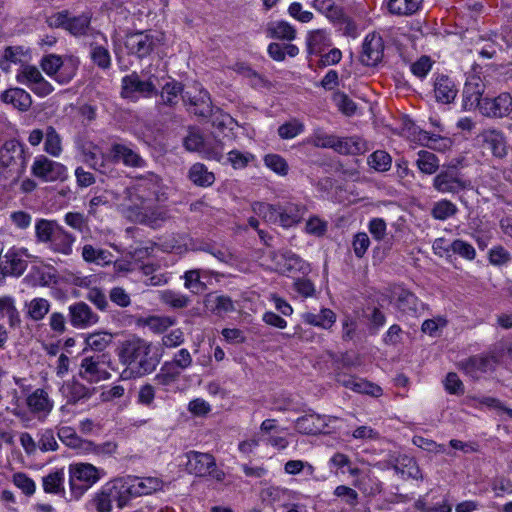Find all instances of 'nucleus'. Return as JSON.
<instances>
[{
    "instance_id": "obj_1",
    "label": "nucleus",
    "mask_w": 512,
    "mask_h": 512,
    "mask_svg": "<svg viewBox=\"0 0 512 512\" xmlns=\"http://www.w3.org/2000/svg\"><path fill=\"white\" fill-rule=\"evenodd\" d=\"M161 179L154 173H148L137 177L134 185L126 188L125 200L127 207L137 210L142 221L147 222L151 227H156L157 221H164L166 213L164 211H152L153 205L160 200Z\"/></svg>"
},
{
    "instance_id": "obj_2",
    "label": "nucleus",
    "mask_w": 512,
    "mask_h": 512,
    "mask_svg": "<svg viewBox=\"0 0 512 512\" xmlns=\"http://www.w3.org/2000/svg\"><path fill=\"white\" fill-rule=\"evenodd\" d=\"M118 357L120 363L126 367L123 374L128 378L152 373L161 359L151 342L137 336H132L120 344Z\"/></svg>"
},
{
    "instance_id": "obj_3",
    "label": "nucleus",
    "mask_w": 512,
    "mask_h": 512,
    "mask_svg": "<svg viewBox=\"0 0 512 512\" xmlns=\"http://www.w3.org/2000/svg\"><path fill=\"white\" fill-rule=\"evenodd\" d=\"M79 61L73 57L63 60L61 56L49 54L41 59L42 70L60 83L67 84L75 76Z\"/></svg>"
},
{
    "instance_id": "obj_4",
    "label": "nucleus",
    "mask_w": 512,
    "mask_h": 512,
    "mask_svg": "<svg viewBox=\"0 0 512 512\" xmlns=\"http://www.w3.org/2000/svg\"><path fill=\"white\" fill-rule=\"evenodd\" d=\"M69 472L71 495L76 500L100 479L99 470L89 463L70 465Z\"/></svg>"
},
{
    "instance_id": "obj_5",
    "label": "nucleus",
    "mask_w": 512,
    "mask_h": 512,
    "mask_svg": "<svg viewBox=\"0 0 512 512\" xmlns=\"http://www.w3.org/2000/svg\"><path fill=\"white\" fill-rule=\"evenodd\" d=\"M186 469L189 473L198 477L211 476L217 481H223L225 473L217 468L215 458L212 454L198 451L186 453Z\"/></svg>"
},
{
    "instance_id": "obj_6",
    "label": "nucleus",
    "mask_w": 512,
    "mask_h": 512,
    "mask_svg": "<svg viewBox=\"0 0 512 512\" xmlns=\"http://www.w3.org/2000/svg\"><path fill=\"white\" fill-rule=\"evenodd\" d=\"M27 159L22 143L15 139L6 141L0 149V166L20 178L25 172Z\"/></svg>"
},
{
    "instance_id": "obj_7",
    "label": "nucleus",
    "mask_w": 512,
    "mask_h": 512,
    "mask_svg": "<svg viewBox=\"0 0 512 512\" xmlns=\"http://www.w3.org/2000/svg\"><path fill=\"white\" fill-rule=\"evenodd\" d=\"M157 94L158 90L151 77L142 80L137 72H132L121 80L120 95L123 99L137 101L140 97L150 98Z\"/></svg>"
},
{
    "instance_id": "obj_8",
    "label": "nucleus",
    "mask_w": 512,
    "mask_h": 512,
    "mask_svg": "<svg viewBox=\"0 0 512 512\" xmlns=\"http://www.w3.org/2000/svg\"><path fill=\"white\" fill-rule=\"evenodd\" d=\"M31 173L34 177L43 182L64 181L67 179V168L56 161H53L45 155H39L35 158Z\"/></svg>"
},
{
    "instance_id": "obj_9",
    "label": "nucleus",
    "mask_w": 512,
    "mask_h": 512,
    "mask_svg": "<svg viewBox=\"0 0 512 512\" xmlns=\"http://www.w3.org/2000/svg\"><path fill=\"white\" fill-rule=\"evenodd\" d=\"M470 186L455 166L441 170L433 179V187L440 193L456 194Z\"/></svg>"
},
{
    "instance_id": "obj_10",
    "label": "nucleus",
    "mask_w": 512,
    "mask_h": 512,
    "mask_svg": "<svg viewBox=\"0 0 512 512\" xmlns=\"http://www.w3.org/2000/svg\"><path fill=\"white\" fill-rule=\"evenodd\" d=\"M499 364L495 352L471 356L460 362V368L474 380H478L483 374L494 371Z\"/></svg>"
},
{
    "instance_id": "obj_11",
    "label": "nucleus",
    "mask_w": 512,
    "mask_h": 512,
    "mask_svg": "<svg viewBox=\"0 0 512 512\" xmlns=\"http://www.w3.org/2000/svg\"><path fill=\"white\" fill-rule=\"evenodd\" d=\"M104 358V354L84 357L81 360L79 376L90 384L109 379L111 374L104 367Z\"/></svg>"
},
{
    "instance_id": "obj_12",
    "label": "nucleus",
    "mask_w": 512,
    "mask_h": 512,
    "mask_svg": "<svg viewBox=\"0 0 512 512\" xmlns=\"http://www.w3.org/2000/svg\"><path fill=\"white\" fill-rule=\"evenodd\" d=\"M124 45L128 54L142 59L154 50L156 41L153 35L144 31H137L126 35Z\"/></svg>"
},
{
    "instance_id": "obj_13",
    "label": "nucleus",
    "mask_w": 512,
    "mask_h": 512,
    "mask_svg": "<svg viewBox=\"0 0 512 512\" xmlns=\"http://www.w3.org/2000/svg\"><path fill=\"white\" fill-rule=\"evenodd\" d=\"M512 111V96L501 93L495 98L485 97L480 106V112L487 117L502 118Z\"/></svg>"
},
{
    "instance_id": "obj_14",
    "label": "nucleus",
    "mask_w": 512,
    "mask_h": 512,
    "mask_svg": "<svg viewBox=\"0 0 512 512\" xmlns=\"http://www.w3.org/2000/svg\"><path fill=\"white\" fill-rule=\"evenodd\" d=\"M384 42L381 36L369 34L362 45L360 61L366 66H376L383 58Z\"/></svg>"
},
{
    "instance_id": "obj_15",
    "label": "nucleus",
    "mask_w": 512,
    "mask_h": 512,
    "mask_svg": "<svg viewBox=\"0 0 512 512\" xmlns=\"http://www.w3.org/2000/svg\"><path fill=\"white\" fill-rule=\"evenodd\" d=\"M68 311L69 321L75 328H87L99 321L98 315L83 301L71 304Z\"/></svg>"
},
{
    "instance_id": "obj_16",
    "label": "nucleus",
    "mask_w": 512,
    "mask_h": 512,
    "mask_svg": "<svg viewBox=\"0 0 512 512\" xmlns=\"http://www.w3.org/2000/svg\"><path fill=\"white\" fill-rule=\"evenodd\" d=\"M182 101L185 105L193 107L192 112L199 117L208 118L212 115V101L210 94L207 90L201 88L196 95L191 92L185 91L182 94Z\"/></svg>"
},
{
    "instance_id": "obj_17",
    "label": "nucleus",
    "mask_w": 512,
    "mask_h": 512,
    "mask_svg": "<svg viewBox=\"0 0 512 512\" xmlns=\"http://www.w3.org/2000/svg\"><path fill=\"white\" fill-rule=\"evenodd\" d=\"M27 268V260L23 259L20 252L10 248L0 261V275L4 278L7 275L21 276Z\"/></svg>"
},
{
    "instance_id": "obj_18",
    "label": "nucleus",
    "mask_w": 512,
    "mask_h": 512,
    "mask_svg": "<svg viewBox=\"0 0 512 512\" xmlns=\"http://www.w3.org/2000/svg\"><path fill=\"white\" fill-rule=\"evenodd\" d=\"M110 159L112 162H122L125 166L141 168L144 167L145 160L134 150L120 143H114L110 148Z\"/></svg>"
},
{
    "instance_id": "obj_19",
    "label": "nucleus",
    "mask_w": 512,
    "mask_h": 512,
    "mask_svg": "<svg viewBox=\"0 0 512 512\" xmlns=\"http://www.w3.org/2000/svg\"><path fill=\"white\" fill-rule=\"evenodd\" d=\"M480 137L494 157L503 159L507 156L508 147L503 132L496 129H487L480 134Z\"/></svg>"
},
{
    "instance_id": "obj_20",
    "label": "nucleus",
    "mask_w": 512,
    "mask_h": 512,
    "mask_svg": "<svg viewBox=\"0 0 512 512\" xmlns=\"http://www.w3.org/2000/svg\"><path fill=\"white\" fill-rule=\"evenodd\" d=\"M306 206L293 202L279 204V224L284 228L297 225L303 219Z\"/></svg>"
},
{
    "instance_id": "obj_21",
    "label": "nucleus",
    "mask_w": 512,
    "mask_h": 512,
    "mask_svg": "<svg viewBox=\"0 0 512 512\" xmlns=\"http://www.w3.org/2000/svg\"><path fill=\"white\" fill-rule=\"evenodd\" d=\"M458 93L454 81L447 75H439L434 82V94L436 101L442 104L452 103Z\"/></svg>"
},
{
    "instance_id": "obj_22",
    "label": "nucleus",
    "mask_w": 512,
    "mask_h": 512,
    "mask_svg": "<svg viewBox=\"0 0 512 512\" xmlns=\"http://www.w3.org/2000/svg\"><path fill=\"white\" fill-rule=\"evenodd\" d=\"M184 93V85L175 79H171L162 86L160 91H158V94L156 95L158 97L156 103L177 107L179 103V96L182 98V94Z\"/></svg>"
},
{
    "instance_id": "obj_23",
    "label": "nucleus",
    "mask_w": 512,
    "mask_h": 512,
    "mask_svg": "<svg viewBox=\"0 0 512 512\" xmlns=\"http://www.w3.org/2000/svg\"><path fill=\"white\" fill-rule=\"evenodd\" d=\"M163 481L157 477L138 478L135 477L133 483L126 487V492L132 496L148 495L162 490Z\"/></svg>"
},
{
    "instance_id": "obj_24",
    "label": "nucleus",
    "mask_w": 512,
    "mask_h": 512,
    "mask_svg": "<svg viewBox=\"0 0 512 512\" xmlns=\"http://www.w3.org/2000/svg\"><path fill=\"white\" fill-rule=\"evenodd\" d=\"M62 389L69 404H76L79 401L87 400L96 392L94 387H87L76 379L66 382Z\"/></svg>"
},
{
    "instance_id": "obj_25",
    "label": "nucleus",
    "mask_w": 512,
    "mask_h": 512,
    "mask_svg": "<svg viewBox=\"0 0 512 512\" xmlns=\"http://www.w3.org/2000/svg\"><path fill=\"white\" fill-rule=\"evenodd\" d=\"M0 100L5 104H11L20 111H27L32 105V98L22 88H10L0 93Z\"/></svg>"
},
{
    "instance_id": "obj_26",
    "label": "nucleus",
    "mask_w": 512,
    "mask_h": 512,
    "mask_svg": "<svg viewBox=\"0 0 512 512\" xmlns=\"http://www.w3.org/2000/svg\"><path fill=\"white\" fill-rule=\"evenodd\" d=\"M336 381L349 389H352L353 391L359 392V393H365L370 394L372 396H380L382 394L381 387L374 385L368 381L359 380L357 381L356 378L339 373L336 376Z\"/></svg>"
},
{
    "instance_id": "obj_27",
    "label": "nucleus",
    "mask_w": 512,
    "mask_h": 512,
    "mask_svg": "<svg viewBox=\"0 0 512 512\" xmlns=\"http://www.w3.org/2000/svg\"><path fill=\"white\" fill-rule=\"evenodd\" d=\"M74 241L75 237L60 226L56 229V232L49 243V247L52 251L67 256L72 253V245Z\"/></svg>"
},
{
    "instance_id": "obj_28",
    "label": "nucleus",
    "mask_w": 512,
    "mask_h": 512,
    "mask_svg": "<svg viewBox=\"0 0 512 512\" xmlns=\"http://www.w3.org/2000/svg\"><path fill=\"white\" fill-rule=\"evenodd\" d=\"M204 303L206 308L218 316L235 310L232 299L225 295L209 293L206 295Z\"/></svg>"
},
{
    "instance_id": "obj_29",
    "label": "nucleus",
    "mask_w": 512,
    "mask_h": 512,
    "mask_svg": "<svg viewBox=\"0 0 512 512\" xmlns=\"http://www.w3.org/2000/svg\"><path fill=\"white\" fill-rule=\"evenodd\" d=\"M483 85L480 83H466L463 90V109L472 110L482 106Z\"/></svg>"
},
{
    "instance_id": "obj_30",
    "label": "nucleus",
    "mask_w": 512,
    "mask_h": 512,
    "mask_svg": "<svg viewBox=\"0 0 512 512\" xmlns=\"http://www.w3.org/2000/svg\"><path fill=\"white\" fill-rule=\"evenodd\" d=\"M397 309L404 315L416 317L419 313L418 298L410 291L401 289L396 299Z\"/></svg>"
},
{
    "instance_id": "obj_31",
    "label": "nucleus",
    "mask_w": 512,
    "mask_h": 512,
    "mask_svg": "<svg viewBox=\"0 0 512 512\" xmlns=\"http://www.w3.org/2000/svg\"><path fill=\"white\" fill-rule=\"evenodd\" d=\"M189 180L199 187H209L215 182V175L203 163L193 164L188 172Z\"/></svg>"
},
{
    "instance_id": "obj_32",
    "label": "nucleus",
    "mask_w": 512,
    "mask_h": 512,
    "mask_svg": "<svg viewBox=\"0 0 512 512\" xmlns=\"http://www.w3.org/2000/svg\"><path fill=\"white\" fill-rule=\"evenodd\" d=\"M326 426L324 419L315 413L301 416L296 420L298 431L304 434L314 435L320 433Z\"/></svg>"
},
{
    "instance_id": "obj_33",
    "label": "nucleus",
    "mask_w": 512,
    "mask_h": 512,
    "mask_svg": "<svg viewBox=\"0 0 512 512\" xmlns=\"http://www.w3.org/2000/svg\"><path fill=\"white\" fill-rule=\"evenodd\" d=\"M269 38L292 41L296 37V30L286 21H271L266 26Z\"/></svg>"
},
{
    "instance_id": "obj_34",
    "label": "nucleus",
    "mask_w": 512,
    "mask_h": 512,
    "mask_svg": "<svg viewBox=\"0 0 512 512\" xmlns=\"http://www.w3.org/2000/svg\"><path fill=\"white\" fill-rule=\"evenodd\" d=\"M303 320L307 324L323 329H329L336 321V314L329 308H323L319 314L311 312L303 314Z\"/></svg>"
},
{
    "instance_id": "obj_35",
    "label": "nucleus",
    "mask_w": 512,
    "mask_h": 512,
    "mask_svg": "<svg viewBox=\"0 0 512 512\" xmlns=\"http://www.w3.org/2000/svg\"><path fill=\"white\" fill-rule=\"evenodd\" d=\"M423 0H388V11L397 16H409L416 13Z\"/></svg>"
},
{
    "instance_id": "obj_36",
    "label": "nucleus",
    "mask_w": 512,
    "mask_h": 512,
    "mask_svg": "<svg viewBox=\"0 0 512 512\" xmlns=\"http://www.w3.org/2000/svg\"><path fill=\"white\" fill-rule=\"evenodd\" d=\"M26 317L34 322L43 320L50 311V303L45 298H34L25 303Z\"/></svg>"
},
{
    "instance_id": "obj_37",
    "label": "nucleus",
    "mask_w": 512,
    "mask_h": 512,
    "mask_svg": "<svg viewBox=\"0 0 512 512\" xmlns=\"http://www.w3.org/2000/svg\"><path fill=\"white\" fill-rule=\"evenodd\" d=\"M113 496H117L116 487L106 485L92 499L97 512H110L112 509Z\"/></svg>"
},
{
    "instance_id": "obj_38",
    "label": "nucleus",
    "mask_w": 512,
    "mask_h": 512,
    "mask_svg": "<svg viewBox=\"0 0 512 512\" xmlns=\"http://www.w3.org/2000/svg\"><path fill=\"white\" fill-rule=\"evenodd\" d=\"M331 45L328 34L323 29L312 31L307 39V48L310 54H320Z\"/></svg>"
},
{
    "instance_id": "obj_39",
    "label": "nucleus",
    "mask_w": 512,
    "mask_h": 512,
    "mask_svg": "<svg viewBox=\"0 0 512 512\" xmlns=\"http://www.w3.org/2000/svg\"><path fill=\"white\" fill-rule=\"evenodd\" d=\"M27 405L32 412H49L53 407L47 392L43 389H36L29 395Z\"/></svg>"
},
{
    "instance_id": "obj_40",
    "label": "nucleus",
    "mask_w": 512,
    "mask_h": 512,
    "mask_svg": "<svg viewBox=\"0 0 512 512\" xmlns=\"http://www.w3.org/2000/svg\"><path fill=\"white\" fill-rule=\"evenodd\" d=\"M334 150L340 154L356 155L363 151V143L357 137L337 136Z\"/></svg>"
},
{
    "instance_id": "obj_41",
    "label": "nucleus",
    "mask_w": 512,
    "mask_h": 512,
    "mask_svg": "<svg viewBox=\"0 0 512 512\" xmlns=\"http://www.w3.org/2000/svg\"><path fill=\"white\" fill-rule=\"evenodd\" d=\"M82 256L86 262L107 265L112 262V254L104 249H96L90 244L84 245Z\"/></svg>"
},
{
    "instance_id": "obj_42",
    "label": "nucleus",
    "mask_w": 512,
    "mask_h": 512,
    "mask_svg": "<svg viewBox=\"0 0 512 512\" xmlns=\"http://www.w3.org/2000/svg\"><path fill=\"white\" fill-rule=\"evenodd\" d=\"M416 165L422 173L431 175L438 170L439 159L434 153L421 150L418 152Z\"/></svg>"
},
{
    "instance_id": "obj_43",
    "label": "nucleus",
    "mask_w": 512,
    "mask_h": 512,
    "mask_svg": "<svg viewBox=\"0 0 512 512\" xmlns=\"http://www.w3.org/2000/svg\"><path fill=\"white\" fill-rule=\"evenodd\" d=\"M44 150L53 157H58L62 152L61 137L53 126L46 128Z\"/></svg>"
},
{
    "instance_id": "obj_44",
    "label": "nucleus",
    "mask_w": 512,
    "mask_h": 512,
    "mask_svg": "<svg viewBox=\"0 0 512 512\" xmlns=\"http://www.w3.org/2000/svg\"><path fill=\"white\" fill-rule=\"evenodd\" d=\"M90 57L92 62L100 69L107 70L111 67V55L109 50L96 43L90 44Z\"/></svg>"
},
{
    "instance_id": "obj_45",
    "label": "nucleus",
    "mask_w": 512,
    "mask_h": 512,
    "mask_svg": "<svg viewBox=\"0 0 512 512\" xmlns=\"http://www.w3.org/2000/svg\"><path fill=\"white\" fill-rule=\"evenodd\" d=\"M43 489L46 493L50 494H63L64 493V473L63 471H54L43 477Z\"/></svg>"
},
{
    "instance_id": "obj_46",
    "label": "nucleus",
    "mask_w": 512,
    "mask_h": 512,
    "mask_svg": "<svg viewBox=\"0 0 512 512\" xmlns=\"http://www.w3.org/2000/svg\"><path fill=\"white\" fill-rule=\"evenodd\" d=\"M253 211L268 223H279V204H269L265 202H255L252 206Z\"/></svg>"
},
{
    "instance_id": "obj_47",
    "label": "nucleus",
    "mask_w": 512,
    "mask_h": 512,
    "mask_svg": "<svg viewBox=\"0 0 512 512\" xmlns=\"http://www.w3.org/2000/svg\"><path fill=\"white\" fill-rule=\"evenodd\" d=\"M113 335L108 332L99 331L89 334L86 339V345L97 352L104 351L112 343Z\"/></svg>"
},
{
    "instance_id": "obj_48",
    "label": "nucleus",
    "mask_w": 512,
    "mask_h": 512,
    "mask_svg": "<svg viewBox=\"0 0 512 512\" xmlns=\"http://www.w3.org/2000/svg\"><path fill=\"white\" fill-rule=\"evenodd\" d=\"M60 225L56 221L52 220H39L35 225V233L38 241L50 243L56 229H58Z\"/></svg>"
},
{
    "instance_id": "obj_49",
    "label": "nucleus",
    "mask_w": 512,
    "mask_h": 512,
    "mask_svg": "<svg viewBox=\"0 0 512 512\" xmlns=\"http://www.w3.org/2000/svg\"><path fill=\"white\" fill-rule=\"evenodd\" d=\"M458 209L454 203L443 199L436 202L431 210V215L436 220L444 221L457 213Z\"/></svg>"
},
{
    "instance_id": "obj_50",
    "label": "nucleus",
    "mask_w": 512,
    "mask_h": 512,
    "mask_svg": "<svg viewBox=\"0 0 512 512\" xmlns=\"http://www.w3.org/2000/svg\"><path fill=\"white\" fill-rule=\"evenodd\" d=\"M160 300L174 309L185 308L190 303L188 296L172 290H164L160 292Z\"/></svg>"
},
{
    "instance_id": "obj_51",
    "label": "nucleus",
    "mask_w": 512,
    "mask_h": 512,
    "mask_svg": "<svg viewBox=\"0 0 512 512\" xmlns=\"http://www.w3.org/2000/svg\"><path fill=\"white\" fill-rule=\"evenodd\" d=\"M91 22V16L83 13L82 15L69 18L67 29L74 36H82L87 33Z\"/></svg>"
},
{
    "instance_id": "obj_52",
    "label": "nucleus",
    "mask_w": 512,
    "mask_h": 512,
    "mask_svg": "<svg viewBox=\"0 0 512 512\" xmlns=\"http://www.w3.org/2000/svg\"><path fill=\"white\" fill-rule=\"evenodd\" d=\"M368 164L378 172H385L391 168L392 158L384 150H377L368 157Z\"/></svg>"
},
{
    "instance_id": "obj_53",
    "label": "nucleus",
    "mask_w": 512,
    "mask_h": 512,
    "mask_svg": "<svg viewBox=\"0 0 512 512\" xmlns=\"http://www.w3.org/2000/svg\"><path fill=\"white\" fill-rule=\"evenodd\" d=\"M452 251L454 254H457L467 260H474L476 257V251L474 247L461 239L454 240L448 247H446L445 252Z\"/></svg>"
},
{
    "instance_id": "obj_54",
    "label": "nucleus",
    "mask_w": 512,
    "mask_h": 512,
    "mask_svg": "<svg viewBox=\"0 0 512 512\" xmlns=\"http://www.w3.org/2000/svg\"><path fill=\"white\" fill-rule=\"evenodd\" d=\"M333 101L335 102L338 109L347 116L355 114L357 110L355 102L350 99L349 96L344 92H335L333 95Z\"/></svg>"
},
{
    "instance_id": "obj_55",
    "label": "nucleus",
    "mask_w": 512,
    "mask_h": 512,
    "mask_svg": "<svg viewBox=\"0 0 512 512\" xmlns=\"http://www.w3.org/2000/svg\"><path fill=\"white\" fill-rule=\"evenodd\" d=\"M264 163L268 168L281 176H286L288 174V163L278 154H267L264 157Z\"/></svg>"
},
{
    "instance_id": "obj_56",
    "label": "nucleus",
    "mask_w": 512,
    "mask_h": 512,
    "mask_svg": "<svg viewBox=\"0 0 512 512\" xmlns=\"http://www.w3.org/2000/svg\"><path fill=\"white\" fill-rule=\"evenodd\" d=\"M185 287L190 289L194 294L203 292L206 289V284L200 280V270L194 269L185 272Z\"/></svg>"
},
{
    "instance_id": "obj_57",
    "label": "nucleus",
    "mask_w": 512,
    "mask_h": 512,
    "mask_svg": "<svg viewBox=\"0 0 512 512\" xmlns=\"http://www.w3.org/2000/svg\"><path fill=\"white\" fill-rule=\"evenodd\" d=\"M59 439L68 447L81 448L83 440L76 434L71 427H61L57 433Z\"/></svg>"
},
{
    "instance_id": "obj_58",
    "label": "nucleus",
    "mask_w": 512,
    "mask_h": 512,
    "mask_svg": "<svg viewBox=\"0 0 512 512\" xmlns=\"http://www.w3.org/2000/svg\"><path fill=\"white\" fill-rule=\"evenodd\" d=\"M176 323V319L168 316H150L146 320L147 326L156 333H161Z\"/></svg>"
},
{
    "instance_id": "obj_59",
    "label": "nucleus",
    "mask_w": 512,
    "mask_h": 512,
    "mask_svg": "<svg viewBox=\"0 0 512 512\" xmlns=\"http://www.w3.org/2000/svg\"><path fill=\"white\" fill-rule=\"evenodd\" d=\"M41 77L43 76L36 66L24 65L17 74L16 79L19 83L34 85Z\"/></svg>"
},
{
    "instance_id": "obj_60",
    "label": "nucleus",
    "mask_w": 512,
    "mask_h": 512,
    "mask_svg": "<svg viewBox=\"0 0 512 512\" xmlns=\"http://www.w3.org/2000/svg\"><path fill=\"white\" fill-rule=\"evenodd\" d=\"M285 494L286 490L274 486L264 488L260 492L262 501L268 505H273L277 502H280Z\"/></svg>"
},
{
    "instance_id": "obj_61",
    "label": "nucleus",
    "mask_w": 512,
    "mask_h": 512,
    "mask_svg": "<svg viewBox=\"0 0 512 512\" xmlns=\"http://www.w3.org/2000/svg\"><path fill=\"white\" fill-rule=\"evenodd\" d=\"M204 145L203 136L190 128L187 136L183 139V146L188 151H199Z\"/></svg>"
},
{
    "instance_id": "obj_62",
    "label": "nucleus",
    "mask_w": 512,
    "mask_h": 512,
    "mask_svg": "<svg viewBox=\"0 0 512 512\" xmlns=\"http://www.w3.org/2000/svg\"><path fill=\"white\" fill-rule=\"evenodd\" d=\"M13 483L27 496H31L35 492L34 481L25 473H15L13 475Z\"/></svg>"
},
{
    "instance_id": "obj_63",
    "label": "nucleus",
    "mask_w": 512,
    "mask_h": 512,
    "mask_svg": "<svg viewBox=\"0 0 512 512\" xmlns=\"http://www.w3.org/2000/svg\"><path fill=\"white\" fill-rule=\"evenodd\" d=\"M302 131L303 125L297 121L286 122L278 128V134L282 139H292Z\"/></svg>"
},
{
    "instance_id": "obj_64",
    "label": "nucleus",
    "mask_w": 512,
    "mask_h": 512,
    "mask_svg": "<svg viewBox=\"0 0 512 512\" xmlns=\"http://www.w3.org/2000/svg\"><path fill=\"white\" fill-rule=\"evenodd\" d=\"M445 389L450 394L461 395L464 393V385L454 372L447 374L444 381Z\"/></svg>"
}]
</instances>
